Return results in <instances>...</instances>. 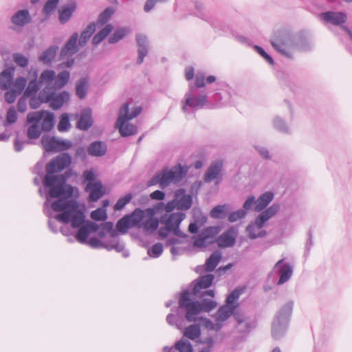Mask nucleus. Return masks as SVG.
I'll list each match as a JSON object with an SVG mask.
<instances>
[{
    "label": "nucleus",
    "mask_w": 352,
    "mask_h": 352,
    "mask_svg": "<svg viewBox=\"0 0 352 352\" xmlns=\"http://www.w3.org/2000/svg\"><path fill=\"white\" fill-rule=\"evenodd\" d=\"M91 218L95 221H104L107 219V213L104 208H98L90 214Z\"/></svg>",
    "instance_id": "58"
},
{
    "label": "nucleus",
    "mask_w": 352,
    "mask_h": 352,
    "mask_svg": "<svg viewBox=\"0 0 352 352\" xmlns=\"http://www.w3.org/2000/svg\"><path fill=\"white\" fill-rule=\"evenodd\" d=\"M44 188L47 190V201L45 205L47 206V202L51 199H56L52 203V209L56 212H61L55 215V219L65 224L72 223L74 213L80 210L79 203L73 199L74 192H72L71 195H67L64 192L56 190V187Z\"/></svg>",
    "instance_id": "1"
},
{
    "label": "nucleus",
    "mask_w": 352,
    "mask_h": 352,
    "mask_svg": "<svg viewBox=\"0 0 352 352\" xmlns=\"http://www.w3.org/2000/svg\"><path fill=\"white\" fill-rule=\"evenodd\" d=\"M222 258L221 252L219 250L213 252L210 256L206 260L205 263V272H213Z\"/></svg>",
    "instance_id": "30"
},
{
    "label": "nucleus",
    "mask_w": 352,
    "mask_h": 352,
    "mask_svg": "<svg viewBox=\"0 0 352 352\" xmlns=\"http://www.w3.org/2000/svg\"><path fill=\"white\" fill-rule=\"evenodd\" d=\"M322 19L333 25H342L346 22L347 15L343 12L327 11L321 14Z\"/></svg>",
    "instance_id": "17"
},
{
    "label": "nucleus",
    "mask_w": 352,
    "mask_h": 352,
    "mask_svg": "<svg viewBox=\"0 0 352 352\" xmlns=\"http://www.w3.org/2000/svg\"><path fill=\"white\" fill-rule=\"evenodd\" d=\"M78 40V33L74 32L62 47L58 55V60H63L67 55L74 56L78 52L80 45Z\"/></svg>",
    "instance_id": "13"
},
{
    "label": "nucleus",
    "mask_w": 352,
    "mask_h": 352,
    "mask_svg": "<svg viewBox=\"0 0 352 352\" xmlns=\"http://www.w3.org/2000/svg\"><path fill=\"white\" fill-rule=\"evenodd\" d=\"M43 109L40 111L30 112L27 115L26 124L31 125L40 126L41 121L43 117Z\"/></svg>",
    "instance_id": "48"
},
{
    "label": "nucleus",
    "mask_w": 352,
    "mask_h": 352,
    "mask_svg": "<svg viewBox=\"0 0 352 352\" xmlns=\"http://www.w3.org/2000/svg\"><path fill=\"white\" fill-rule=\"evenodd\" d=\"M31 21L32 16L28 9L19 10L11 17V22L19 27H23Z\"/></svg>",
    "instance_id": "25"
},
{
    "label": "nucleus",
    "mask_w": 352,
    "mask_h": 352,
    "mask_svg": "<svg viewBox=\"0 0 352 352\" xmlns=\"http://www.w3.org/2000/svg\"><path fill=\"white\" fill-rule=\"evenodd\" d=\"M186 102L182 106L184 112H187L188 107L192 109L193 111L204 108L208 103V96L206 93H202L200 96H194V92L188 91L185 94Z\"/></svg>",
    "instance_id": "7"
},
{
    "label": "nucleus",
    "mask_w": 352,
    "mask_h": 352,
    "mask_svg": "<svg viewBox=\"0 0 352 352\" xmlns=\"http://www.w3.org/2000/svg\"><path fill=\"white\" fill-rule=\"evenodd\" d=\"M71 127L70 117L67 113H62L57 128L60 132L67 131Z\"/></svg>",
    "instance_id": "52"
},
{
    "label": "nucleus",
    "mask_w": 352,
    "mask_h": 352,
    "mask_svg": "<svg viewBox=\"0 0 352 352\" xmlns=\"http://www.w3.org/2000/svg\"><path fill=\"white\" fill-rule=\"evenodd\" d=\"M232 96L231 93L228 90H222L219 92H215L213 94V99L217 102H220L221 103L226 102L230 100Z\"/></svg>",
    "instance_id": "64"
},
{
    "label": "nucleus",
    "mask_w": 352,
    "mask_h": 352,
    "mask_svg": "<svg viewBox=\"0 0 352 352\" xmlns=\"http://www.w3.org/2000/svg\"><path fill=\"white\" fill-rule=\"evenodd\" d=\"M274 197V194L272 191H267L261 194L256 200L257 204L254 207V210L260 212L263 210H265L267 206L273 200Z\"/></svg>",
    "instance_id": "29"
},
{
    "label": "nucleus",
    "mask_w": 352,
    "mask_h": 352,
    "mask_svg": "<svg viewBox=\"0 0 352 352\" xmlns=\"http://www.w3.org/2000/svg\"><path fill=\"white\" fill-rule=\"evenodd\" d=\"M279 210L280 205L277 203H274L271 206L261 211V212L256 217L255 221L249 225H254V227L256 226L258 229H261L266 222L274 217Z\"/></svg>",
    "instance_id": "12"
},
{
    "label": "nucleus",
    "mask_w": 352,
    "mask_h": 352,
    "mask_svg": "<svg viewBox=\"0 0 352 352\" xmlns=\"http://www.w3.org/2000/svg\"><path fill=\"white\" fill-rule=\"evenodd\" d=\"M192 219L194 222L204 226L207 221V217L203 214L201 209L199 207H194L192 210Z\"/></svg>",
    "instance_id": "54"
},
{
    "label": "nucleus",
    "mask_w": 352,
    "mask_h": 352,
    "mask_svg": "<svg viewBox=\"0 0 352 352\" xmlns=\"http://www.w3.org/2000/svg\"><path fill=\"white\" fill-rule=\"evenodd\" d=\"M85 190L89 192L88 200L90 202L97 201L104 194V188L100 181H98L93 184H87Z\"/></svg>",
    "instance_id": "19"
},
{
    "label": "nucleus",
    "mask_w": 352,
    "mask_h": 352,
    "mask_svg": "<svg viewBox=\"0 0 352 352\" xmlns=\"http://www.w3.org/2000/svg\"><path fill=\"white\" fill-rule=\"evenodd\" d=\"M292 48L302 52H308L311 50V43L305 31L301 30L296 34L293 33Z\"/></svg>",
    "instance_id": "14"
},
{
    "label": "nucleus",
    "mask_w": 352,
    "mask_h": 352,
    "mask_svg": "<svg viewBox=\"0 0 352 352\" xmlns=\"http://www.w3.org/2000/svg\"><path fill=\"white\" fill-rule=\"evenodd\" d=\"M129 218L133 226L137 228H142L144 224V219L146 217L145 211L140 208H135L131 214H129Z\"/></svg>",
    "instance_id": "31"
},
{
    "label": "nucleus",
    "mask_w": 352,
    "mask_h": 352,
    "mask_svg": "<svg viewBox=\"0 0 352 352\" xmlns=\"http://www.w3.org/2000/svg\"><path fill=\"white\" fill-rule=\"evenodd\" d=\"M243 287H236L233 291H232L226 298V303L230 306L237 309L239 307L238 300L240 295L244 291Z\"/></svg>",
    "instance_id": "37"
},
{
    "label": "nucleus",
    "mask_w": 352,
    "mask_h": 352,
    "mask_svg": "<svg viewBox=\"0 0 352 352\" xmlns=\"http://www.w3.org/2000/svg\"><path fill=\"white\" fill-rule=\"evenodd\" d=\"M18 115L14 106H11L6 113V120L3 122L4 126L13 124L17 120Z\"/></svg>",
    "instance_id": "56"
},
{
    "label": "nucleus",
    "mask_w": 352,
    "mask_h": 352,
    "mask_svg": "<svg viewBox=\"0 0 352 352\" xmlns=\"http://www.w3.org/2000/svg\"><path fill=\"white\" fill-rule=\"evenodd\" d=\"M201 334V324L195 323L190 324L183 331V336L191 340L199 338Z\"/></svg>",
    "instance_id": "34"
},
{
    "label": "nucleus",
    "mask_w": 352,
    "mask_h": 352,
    "mask_svg": "<svg viewBox=\"0 0 352 352\" xmlns=\"http://www.w3.org/2000/svg\"><path fill=\"white\" fill-rule=\"evenodd\" d=\"M84 226L89 234L96 233L98 232L100 226L96 222L86 219L85 214L82 209L76 211L74 213V218L71 223L73 228L76 229L80 228L81 226Z\"/></svg>",
    "instance_id": "8"
},
{
    "label": "nucleus",
    "mask_w": 352,
    "mask_h": 352,
    "mask_svg": "<svg viewBox=\"0 0 352 352\" xmlns=\"http://www.w3.org/2000/svg\"><path fill=\"white\" fill-rule=\"evenodd\" d=\"M135 42L138 47L137 65H141L144 58L148 55L150 50V41L144 34L138 33L135 34Z\"/></svg>",
    "instance_id": "11"
},
{
    "label": "nucleus",
    "mask_w": 352,
    "mask_h": 352,
    "mask_svg": "<svg viewBox=\"0 0 352 352\" xmlns=\"http://www.w3.org/2000/svg\"><path fill=\"white\" fill-rule=\"evenodd\" d=\"M172 183L170 177L168 168L165 167L162 170L157 173L147 182L148 187L159 184L160 188L164 189Z\"/></svg>",
    "instance_id": "16"
},
{
    "label": "nucleus",
    "mask_w": 352,
    "mask_h": 352,
    "mask_svg": "<svg viewBox=\"0 0 352 352\" xmlns=\"http://www.w3.org/2000/svg\"><path fill=\"white\" fill-rule=\"evenodd\" d=\"M41 85H42V84L39 80H38L36 78L31 80L29 82L28 87L25 91V95L26 96H31L32 95H36V93L38 91V90L41 89Z\"/></svg>",
    "instance_id": "50"
},
{
    "label": "nucleus",
    "mask_w": 352,
    "mask_h": 352,
    "mask_svg": "<svg viewBox=\"0 0 352 352\" xmlns=\"http://www.w3.org/2000/svg\"><path fill=\"white\" fill-rule=\"evenodd\" d=\"M293 306V301H289L281 307L276 314L272 324V336L274 339L279 340L285 336L292 316Z\"/></svg>",
    "instance_id": "3"
},
{
    "label": "nucleus",
    "mask_w": 352,
    "mask_h": 352,
    "mask_svg": "<svg viewBox=\"0 0 352 352\" xmlns=\"http://www.w3.org/2000/svg\"><path fill=\"white\" fill-rule=\"evenodd\" d=\"M133 198V195L131 192L126 193L125 195L119 198L113 206V210L115 211H120L123 210L125 206L131 201Z\"/></svg>",
    "instance_id": "49"
},
{
    "label": "nucleus",
    "mask_w": 352,
    "mask_h": 352,
    "mask_svg": "<svg viewBox=\"0 0 352 352\" xmlns=\"http://www.w3.org/2000/svg\"><path fill=\"white\" fill-rule=\"evenodd\" d=\"M175 197L178 204L179 210H188L192 207L193 204L192 195L186 194V189H178L175 194Z\"/></svg>",
    "instance_id": "18"
},
{
    "label": "nucleus",
    "mask_w": 352,
    "mask_h": 352,
    "mask_svg": "<svg viewBox=\"0 0 352 352\" xmlns=\"http://www.w3.org/2000/svg\"><path fill=\"white\" fill-rule=\"evenodd\" d=\"M52 96V98L50 102V107L54 111L61 109L64 104L67 102L70 99L69 92L65 90L58 93H56L55 91Z\"/></svg>",
    "instance_id": "22"
},
{
    "label": "nucleus",
    "mask_w": 352,
    "mask_h": 352,
    "mask_svg": "<svg viewBox=\"0 0 352 352\" xmlns=\"http://www.w3.org/2000/svg\"><path fill=\"white\" fill-rule=\"evenodd\" d=\"M42 131L40 126L30 125L27 129L28 140L38 139L41 136Z\"/></svg>",
    "instance_id": "62"
},
{
    "label": "nucleus",
    "mask_w": 352,
    "mask_h": 352,
    "mask_svg": "<svg viewBox=\"0 0 352 352\" xmlns=\"http://www.w3.org/2000/svg\"><path fill=\"white\" fill-rule=\"evenodd\" d=\"M293 32L287 28L274 31L270 38L273 48L282 56L293 59L292 54L289 51L292 48Z\"/></svg>",
    "instance_id": "4"
},
{
    "label": "nucleus",
    "mask_w": 352,
    "mask_h": 352,
    "mask_svg": "<svg viewBox=\"0 0 352 352\" xmlns=\"http://www.w3.org/2000/svg\"><path fill=\"white\" fill-rule=\"evenodd\" d=\"M57 138L55 136L50 137L44 134L41 139L43 149L47 152H57Z\"/></svg>",
    "instance_id": "36"
},
{
    "label": "nucleus",
    "mask_w": 352,
    "mask_h": 352,
    "mask_svg": "<svg viewBox=\"0 0 352 352\" xmlns=\"http://www.w3.org/2000/svg\"><path fill=\"white\" fill-rule=\"evenodd\" d=\"M115 11V9L111 6L106 8L99 14L96 21L97 25H103L106 24L111 19V16L114 14Z\"/></svg>",
    "instance_id": "46"
},
{
    "label": "nucleus",
    "mask_w": 352,
    "mask_h": 352,
    "mask_svg": "<svg viewBox=\"0 0 352 352\" xmlns=\"http://www.w3.org/2000/svg\"><path fill=\"white\" fill-rule=\"evenodd\" d=\"M78 228V230L75 234L76 239L81 244H87L89 236V232L83 225Z\"/></svg>",
    "instance_id": "57"
},
{
    "label": "nucleus",
    "mask_w": 352,
    "mask_h": 352,
    "mask_svg": "<svg viewBox=\"0 0 352 352\" xmlns=\"http://www.w3.org/2000/svg\"><path fill=\"white\" fill-rule=\"evenodd\" d=\"M70 79V72L67 70H63L56 75L54 79V87L56 89H62L64 87Z\"/></svg>",
    "instance_id": "43"
},
{
    "label": "nucleus",
    "mask_w": 352,
    "mask_h": 352,
    "mask_svg": "<svg viewBox=\"0 0 352 352\" xmlns=\"http://www.w3.org/2000/svg\"><path fill=\"white\" fill-rule=\"evenodd\" d=\"M179 301L177 309V315L179 316V309H184V318L188 322H196L197 316L203 312H210L217 306V302L209 298L195 299L188 289L182 290L178 294Z\"/></svg>",
    "instance_id": "2"
},
{
    "label": "nucleus",
    "mask_w": 352,
    "mask_h": 352,
    "mask_svg": "<svg viewBox=\"0 0 352 352\" xmlns=\"http://www.w3.org/2000/svg\"><path fill=\"white\" fill-rule=\"evenodd\" d=\"M175 348L179 352H193V347L191 343L185 339H181L175 344Z\"/></svg>",
    "instance_id": "61"
},
{
    "label": "nucleus",
    "mask_w": 352,
    "mask_h": 352,
    "mask_svg": "<svg viewBox=\"0 0 352 352\" xmlns=\"http://www.w3.org/2000/svg\"><path fill=\"white\" fill-rule=\"evenodd\" d=\"M107 151V144L100 140L92 142L87 148V153L93 157L104 156Z\"/></svg>",
    "instance_id": "26"
},
{
    "label": "nucleus",
    "mask_w": 352,
    "mask_h": 352,
    "mask_svg": "<svg viewBox=\"0 0 352 352\" xmlns=\"http://www.w3.org/2000/svg\"><path fill=\"white\" fill-rule=\"evenodd\" d=\"M214 275L212 274H207L199 276L197 278L191 282L189 287H192L190 294L192 296L199 295L201 289L210 288L214 282Z\"/></svg>",
    "instance_id": "10"
},
{
    "label": "nucleus",
    "mask_w": 352,
    "mask_h": 352,
    "mask_svg": "<svg viewBox=\"0 0 352 352\" xmlns=\"http://www.w3.org/2000/svg\"><path fill=\"white\" fill-rule=\"evenodd\" d=\"M293 274V267L285 258L280 259L268 274L267 280L273 285H280L288 281Z\"/></svg>",
    "instance_id": "6"
},
{
    "label": "nucleus",
    "mask_w": 352,
    "mask_h": 352,
    "mask_svg": "<svg viewBox=\"0 0 352 352\" xmlns=\"http://www.w3.org/2000/svg\"><path fill=\"white\" fill-rule=\"evenodd\" d=\"M195 11L192 13V15L209 23L213 28H215L214 25L211 18L210 16L205 12L204 3L199 1H194Z\"/></svg>",
    "instance_id": "35"
},
{
    "label": "nucleus",
    "mask_w": 352,
    "mask_h": 352,
    "mask_svg": "<svg viewBox=\"0 0 352 352\" xmlns=\"http://www.w3.org/2000/svg\"><path fill=\"white\" fill-rule=\"evenodd\" d=\"M56 88L54 86L46 85L40 92V96L43 98L44 103H50Z\"/></svg>",
    "instance_id": "59"
},
{
    "label": "nucleus",
    "mask_w": 352,
    "mask_h": 352,
    "mask_svg": "<svg viewBox=\"0 0 352 352\" xmlns=\"http://www.w3.org/2000/svg\"><path fill=\"white\" fill-rule=\"evenodd\" d=\"M72 175V170H67L64 173L55 175L52 186L56 187V190L64 192L67 195H71L72 192L77 190V188L67 183V179Z\"/></svg>",
    "instance_id": "9"
},
{
    "label": "nucleus",
    "mask_w": 352,
    "mask_h": 352,
    "mask_svg": "<svg viewBox=\"0 0 352 352\" xmlns=\"http://www.w3.org/2000/svg\"><path fill=\"white\" fill-rule=\"evenodd\" d=\"M273 126L278 131L289 134L290 133L289 128L286 122L280 117L276 116L273 121Z\"/></svg>",
    "instance_id": "51"
},
{
    "label": "nucleus",
    "mask_w": 352,
    "mask_h": 352,
    "mask_svg": "<svg viewBox=\"0 0 352 352\" xmlns=\"http://www.w3.org/2000/svg\"><path fill=\"white\" fill-rule=\"evenodd\" d=\"M236 309L230 306L228 304H225L221 305L218 311H217V320L220 322L226 321L232 315L234 314V311Z\"/></svg>",
    "instance_id": "42"
},
{
    "label": "nucleus",
    "mask_w": 352,
    "mask_h": 352,
    "mask_svg": "<svg viewBox=\"0 0 352 352\" xmlns=\"http://www.w3.org/2000/svg\"><path fill=\"white\" fill-rule=\"evenodd\" d=\"M131 32V29L129 27H122L116 29L113 34L108 38L110 44H115L123 39L126 35Z\"/></svg>",
    "instance_id": "38"
},
{
    "label": "nucleus",
    "mask_w": 352,
    "mask_h": 352,
    "mask_svg": "<svg viewBox=\"0 0 352 352\" xmlns=\"http://www.w3.org/2000/svg\"><path fill=\"white\" fill-rule=\"evenodd\" d=\"M14 69H15V67L13 65L7 66L0 73V80H3V82H8V87L13 81V78H14Z\"/></svg>",
    "instance_id": "47"
},
{
    "label": "nucleus",
    "mask_w": 352,
    "mask_h": 352,
    "mask_svg": "<svg viewBox=\"0 0 352 352\" xmlns=\"http://www.w3.org/2000/svg\"><path fill=\"white\" fill-rule=\"evenodd\" d=\"M164 247L162 243L157 242L148 249L147 254L151 258H159L163 252Z\"/></svg>",
    "instance_id": "60"
},
{
    "label": "nucleus",
    "mask_w": 352,
    "mask_h": 352,
    "mask_svg": "<svg viewBox=\"0 0 352 352\" xmlns=\"http://www.w3.org/2000/svg\"><path fill=\"white\" fill-rule=\"evenodd\" d=\"M223 164L221 162L212 163L204 174V179L206 183L212 182L214 179L220 178L221 179V170Z\"/></svg>",
    "instance_id": "23"
},
{
    "label": "nucleus",
    "mask_w": 352,
    "mask_h": 352,
    "mask_svg": "<svg viewBox=\"0 0 352 352\" xmlns=\"http://www.w3.org/2000/svg\"><path fill=\"white\" fill-rule=\"evenodd\" d=\"M189 167L186 165L182 166L181 164L173 166L170 169L168 168L170 177L173 184H178L187 175Z\"/></svg>",
    "instance_id": "24"
},
{
    "label": "nucleus",
    "mask_w": 352,
    "mask_h": 352,
    "mask_svg": "<svg viewBox=\"0 0 352 352\" xmlns=\"http://www.w3.org/2000/svg\"><path fill=\"white\" fill-rule=\"evenodd\" d=\"M59 1L60 0H47L43 8V14L50 16L56 9Z\"/></svg>",
    "instance_id": "63"
},
{
    "label": "nucleus",
    "mask_w": 352,
    "mask_h": 352,
    "mask_svg": "<svg viewBox=\"0 0 352 352\" xmlns=\"http://www.w3.org/2000/svg\"><path fill=\"white\" fill-rule=\"evenodd\" d=\"M206 87V78L203 73L197 74L195 76V84H190L188 91L194 92L195 89L204 88Z\"/></svg>",
    "instance_id": "55"
},
{
    "label": "nucleus",
    "mask_w": 352,
    "mask_h": 352,
    "mask_svg": "<svg viewBox=\"0 0 352 352\" xmlns=\"http://www.w3.org/2000/svg\"><path fill=\"white\" fill-rule=\"evenodd\" d=\"M186 218V214L182 211L164 214L161 217V223L173 229L176 225L181 223Z\"/></svg>",
    "instance_id": "20"
},
{
    "label": "nucleus",
    "mask_w": 352,
    "mask_h": 352,
    "mask_svg": "<svg viewBox=\"0 0 352 352\" xmlns=\"http://www.w3.org/2000/svg\"><path fill=\"white\" fill-rule=\"evenodd\" d=\"M55 78L56 72L54 70L45 69L41 73L39 80L42 85L46 83L47 85L50 86V84L54 81Z\"/></svg>",
    "instance_id": "53"
},
{
    "label": "nucleus",
    "mask_w": 352,
    "mask_h": 352,
    "mask_svg": "<svg viewBox=\"0 0 352 352\" xmlns=\"http://www.w3.org/2000/svg\"><path fill=\"white\" fill-rule=\"evenodd\" d=\"M120 135L123 138L129 137L135 135L138 133V128L136 126L127 122H121L120 123L116 122Z\"/></svg>",
    "instance_id": "39"
},
{
    "label": "nucleus",
    "mask_w": 352,
    "mask_h": 352,
    "mask_svg": "<svg viewBox=\"0 0 352 352\" xmlns=\"http://www.w3.org/2000/svg\"><path fill=\"white\" fill-rule=\"evenodd\" d=\"M129 217V214H125L116 223V228L118 231L122 234H126L129 229L133 227Z\"/></svg>",
    "instance_id": "45"
},
{
    "label": "nucleus",
    "mask_w": 352,
    "mask_h": 352,
    "mask_svg": "<svg viewBox=\"0 0 352 352\" xmlns=\"http://www.w3.org/2000/svg\"><path fill=\"white\" fill-rule=\"evenodd\" d=\"M94 121L91 117V111L87 109L82 111L81 116L76 123V127L82 131H87L93 125Z\"/></svg>",
    "instance_id": "28"
},
{
    "label": "nucleus",
    "mask_w": 352,
    "mask_h": 352,
    "mask_svg": "<svg viewBox=\"0 0 352 352\" xmlns=\"http://www.w3.org/2000/svg\"><path fill=\"white\" fill-rule=\"evenodd\" d=\"M113 26L111 24L106 25L103 28L98 31L92 38V43L98 45L104 41L109 34L113 31Z\"/></svg>",
    "instance_id": "40"
},
{
    "label": "nucleus",
    "mask_w": 352,
    "mask_h": 352,
    "mask_svg": "<svg viewBox=\"0 0 352 352\" xmlns=\"http://www.w3.org/2000/svg\"><path fill=\"white\" fill-rule=\"evenodd\" d=\"M58 50V47L57 45H50L40 54L38 60L43 63L50 64L56 57Z\"/></svg>",
    "instance_id": "32"
},
{
    "label": "nucleus",
    "mask_w": 352,
    "mask_h": 352,
    "mask_svg": "<svg viewBox=\"0 0 352 352\" xmlns=\"http://www.w3.org/2000/svg\"><path fill=\"white\" fill-rule=\"evenodd\" d=\"M89 89V79L87 77H82L76 81V95L80 99H85L87 95Z\"/></svg>",
    "instance_id": "33"
},
{
    "label": "nucleus",
    "mask_w": 352,
    "mask_h": 352,
    "mask_svg": "<svg viewBox=\"0 0 352 352\" xmlns=\"http://www.w3.org/2000/svg\"><path fill=\"white\" fill-rule=\"evenodd\" d=\"M237 236V230L234 227H230L222 233L217 240V245L221 248H230L234 245Z\"/></svg>",
    "instance_id": "15"
},
{
    "label": "nucleus",
    "mask_w": 352,
    "mask_h": 352,
    "mask_svg": "<svg viewBox=\"0 0 352 352\" xmlns=\"http://www.w3.org/2000/svg\"><path fill=\"white\" fill-rule=\"evenodd\" d=\"M76 9V3L71 1L69 3L62 6L58 9V20L60 24L64 25L69 21Z\"/></svg>",
    "instance_id": "21"
},
{
    "label": "nucleus",
    "mask_w": 352,
    "mask_h": 352,
    "mask_svg": "<svg viewBox=\"0 0 352 352\" xmlns=\"http://www.w3.org/2000/svg\"><path fill=\"white\" fill-rule=\"evenodd\" d=\"M43 117L41 121V129L43 131L50 132L56 122L55 114L48 110H43Z\"/></svg>",
    "instance_id": "27"
},
{
    "label": "nucleus",
    "mask_w": 352,
    "mask_h": 352,
    "mask_svg": "<svg viewBox=\"0 0 352 352\" xmlns=\"http://www.w3.org/2000/svg\"><path fill=\"white\" fill-rule=\"evenodd\" d=\"M72 157L68 153L57 156L51 160L46 165V174L43 177L44 187L52 186L53 179L58 173L66 169L71 164Z\"/></svg>",
    "instance_id": "5"
},
{
    "label": "nucleus",
    "mask_w": 352,
    "mask_h": 352,
    "mask_svg": "<svg viewBox=\"0 0 352 352\" xmlns=\"http://www.w3.org/2000/svg\"><path fill=\"white\" fill-rule=\"evenodd\" d=\"M160 223H161V218L148 216V219L144 223L142 227L146 232L153 233L157 230Z\"/></svg>",
    "instance_id": "44"
},
{
    "label": "nucleus",
    "mask_w": 352,
    "mask_h": 352,
    "mask_svg": "<svg viewBox=\"0 0 352 352\" xmlns=\"http://www.w3.org/2000/svg\"><path fill=\"white\" fill-rule=\"evenodd\" d=\"M228 212L229 210L227 204H219L212 208L210 216L214 219H223L227 217Z\"/></svg>",
    "instance_id": "41"
}]
</instances>
